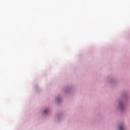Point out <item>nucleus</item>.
<instances>
[{"label": "nucleus", "instance_id": "nucleus-1", "mask_svg": "<svg viewBox=\"0 0 130 130\" xmlns=\"http://www.w3.org/2000/svg\"><path fill=\"white\" fill-rule=\"evenodd\" d=\"M119 130H123V126H122L121 125L119 126Z\"/></svg>", "mask_w": 130, "mask_h": 130}, {"label": "nucleus", "instance_id": "nucleus-2", "mask_svg": "<svg viewBox=\"0 0 130 130\" xmlns=\"http://www.w3.org/2000/svg\"><path fill=\"white\" fill-rule=\"evenodd\" d=\"M44 112V113H46V111H45Z\"/></svg>", "mask_w": 130, "mask_h": 130}]
</instances>
